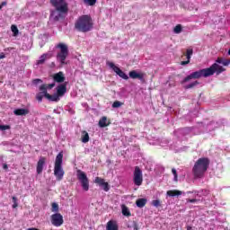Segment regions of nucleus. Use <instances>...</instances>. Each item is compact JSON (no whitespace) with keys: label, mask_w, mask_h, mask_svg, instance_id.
I'll return each mask as SVG.
<instances>
[{"label":"nucleus","mask_w":230,"mask_h":230,"mask_svg":"<svg viewBox=\"0 0 230 230\" xmlns=\"http://www.w3.org/2000/svg\"><path fill=\"white\" fill-rule=\"evenodd\" d=\"M75 28L77 31L87 33L93 30V19L89 15H82L75 22Z\"/></svg>","instance_id":"20e7f679"},{"label":"nucleus","mask_w":230,"mask_h":230,"mask_svg":"<svg viewBox=\"0 0 230 230\" xmlns=\"http://www.w3.org/2000/svg\"><path fill=\"white\" fill-rule=\"evenodd\" d=\"M81 140L82 143H89V133H87V131H82Z\"/></svg>","instance_id":"b1692460"},{"label":"nucleus","mask_w":230,"mask_h":230,"mask_svg":"<svg viewBox=\"0 0 230 230\" xmlns=\"http://www.w3.org/2000/svg\"><path fill=\"white\" fill-rule=\"evenodd\" d=\"M106 230H119L118 224L115 221H109L106 226Z\"/></svg>","instance_id":"412c9836"},{"label":"nucleus","mask_w":230,"mask_h":230,"mask_svg":"<svg viewBox=\"0 0 230 230\" xmlns=\"http://www.w3.org/2000/svg\"><path fill=\"white\" fill-rule=\"evenodd\" d=\"M98 0H83L86 6H94Z\"/></svg>","instance_id":"cd10ccee"},{"label":"nucleus","mask_w":230,"mask_h":230,"mask_svg":"<svg viewBox=\"0 0 230 230\" xmlns=\"http://www.w3.org/2000/svg\"><path fill=\"white\" fill-rule=\"evenodd\" d=\"M133 229H134V230H139V226H137V223L134 222V224H133Z\"/></svg>","instance_id":"ea45409f"},{"label":"nucleus","mask_w":230,"mask_h":230,"mask_svg":"<svg viewBox=\"0 0 230 230\" xmlns=\"http://www.w3.org/2000/svg\"><path fill=\"white\" fill-rule=\"evenodd\" d=\"M187 202H190V204H193V203L197 202V199H188Z\"/></svg>","instance_id":"a19ab883"},{"label":"nucleus","mask_w":230,"mask_h":230,"mask_svg":"<svg viewBox=\"0 0 230 230\" xmlns=\"http://www.w3.org/2000/svg\"><path fill=\"white\" fill-rule=\"evenodd\" d=\"M55 87V83L49 84H41L40 86V91H42L44 94L48 93V89H53Z\"/></svg>","instance_id":"aec40b11"},{"label":"nucleus","mask_w":230,"mask_h":230,"mask_svg":"<svg viewBox=\"0 0 230 230\" xmlns=\"http://www.w3.org/2000/svg\"><path fill=\"white\" fill-rule=\"evenodd\" d=\"M187 230H191V226H187Z\"/></svg>","instance_id":"09e8293b"},{"label":"nucleus","mask_w":230,"mask_h":230,"mask_svg":"<svg viewBox=\"0 0 230 230\" xmlns=\"http://www.w3.org/2000/svg\"><path fill=\"white\" fill-rule=\"evenodd\" d=\"M216 62H217V64H223V63H224V58H217V59L216 60Z\"/></svg>","instance_id":"58836bf2"},{"label":"nucleus","mask_w":230,"mask_h":230,"mask_svg":"<svg viewBox=\"0 0 230 230\" xmlns=\"http://www.w3.org/2000/svg\"><path fill=\"white\" fill-rule=\"evenodd\" d=\"M63 160H64V153L60 152L56 156V160L54 164V175L57 178V181H62L66 173V172H64V168H62Z\"/></svg>","instance_id":"39448f33"},{"label":"nucleus","mask_w":230,"mask_h":230,"mask_svg":"<svg viewBox=\"0 0 230 230\" xmlns=\"http://www.w3.org/2000/svg\"><path fill=\"white\" fill-rule=\"evenodd\" d=\"M121 105H123V102H119V101H115L111 107L112 109H119V107H121Z\"/></svg>","instance_id":"7c9ffc66"},{"label":"nucleus","mask_w":230,"mask_h":230,"mask_svg":"<svg viewBox=\"0 0 230 230\" xmlns=\"http://www.w3.org/2000/svg\"><path fill=\"white\" fill-rule=\"evenodd\" d=\"M191 55H193V49H188L185 54V56L187 57V60L181 61V66H187V64H190V60H191Z\"/></svg>","instance_id":"dca6fc26"},{"label":"nucleus","mask_w":230,"mask_h":230,"mask_svg":"<svg viewBox=\"0 0 230 230\" xmlns=\"http://www.w3.org/2000/svg\"><path fill=\"white\" fill-rule=\"evenodd\" d=\"M129 78H132L133 80H144L145 74L137 73V71L132 70L129 72Z\"/></svg>","instance_id":"ddd939ff"},{"label":"nucleus","mask_w":230,"mask_h":230,"mask_svg":"<svg viewBox=\"0 0 230 230\" xmlns=\"http://www.w3.org/2000/svg\"><path fill=\"white\" fill-rule=\"evenodd\" d=\"M27 230H39V228L31 227V228H28Z\"/></svg>","instance_id":"de8ad7c7"},{"label":"nucleus","mask_w":230,"mask_h":230,"mask_svg":"<svg viewBox=\"0 0 230 230\" xmlns=\"http://www.w3.org/2000/svg\"><path fill=\"white\" fill-rule=\"evenodd\" d=\"M51 208H51L52 213H58L59 208H58V203L53 202L51 204Z\"/></svg>","instance_id":"c85d7f7f"},{"label":"nucleus","mask_w":230,"mask_h":230,"mask_svg":"<svg viewBox=\"0 0 230 230\" xmlns=\"http://www.w3.org/2000/svg\"><path fill=\"white\" fill-rule=\"evenodd\" d=\"M17 206H18L17 202H14L13 205V208H17Z\"/></svg>","instance_id":"a18cd8bd"},{"label":"nucleus","mask_w":230,"mask_h":230,"mask_svg":"<svg viewBox=\"0 0 230 230\" xmlns=\"http://www.w3.org/2000/svg\"><path fill=\"white\" fill-rule=\"evenodd\" d=\"M51 57H53V55L49 53H44L40 57V59L37 61V66H42V64H44L46 60L51 58Z\"/></svg>","instance_id":"2eb2a0df"},{"label":"nucleus","mask_w":230,"mask_h":230,"mask_svg":"<svg viewBox=\"0 0 230 230\" xmlns=\"http://www.w3.org/2000/svg\"><path fill=\"white\" fill-rule=\"evenodd\" d=\"M56 91H57L56 94L59 98H62V96H64V94L67 93V82L58 84L56 88Z\"/></svg>","instance_id":"9b49d317"},{"label":"nucleus","mask_w":230,"mask_h":230,"mask_svg":"<svg viewBox=\"0 0 230 230\" xmlns=\"http://www.w3.org/2000/svg\"><path fill=\"white\" fill-rule=\"evenodd\" d=\"M167 195L168 197H179L182 195V191L177 190H167Z\"/></svg>","instance_id":"4be33fe9"},{"label":"nucleus","mask_w":230,"mask_h":230,"mask_svg":"<svg viewBox=\"0 0 230 230\" xmlns=\"http://www.w3.org/2000/svg\"><path fill=\"white\" fill-rule=\"evenodd\" d=\"M53 80L58 84H64V82L66 81V76H64L63 72H58L53 75Z\"/></svg>","instance_id":"4468645a"},{"label":"nucleus","mask_w":230,"mask_h":230,"mask_svg":"<svg viewBox=\"0 0 230 230\" xmlns=\"http://www.w3.org/2000/svg\"><path fill=\"white\" fill-rule=\"evenodd\" d=\"M136 204L137 208H145V206H146V199H138Z\"/></svg>","instance_id":"393cba45"},{"label":"nucleus","mask_w":230,"mask_h":230,"mask_svg":"<svg viewBox=\"0 0 230 230\" xmlns=\"http://www.w3.org/2000/svg\"><path fill=\"white\" fill-rule=\"evenodd\" d=\"M226 71V68L222 66L214 63L210 67L208 68H203L199 71L193 72L190 75H187L182 81L181 84H186V82H190V80H198L199 78H208V76H213L215 73L217 75H220L221 73H224Z\"/></svg>","instance_id":"f257e3e1"},{"label":"nucleus","mask_w":230,"mask_h":230,"mask_svg":"<svg viewBox=\"0 0 230 230\" xmlns=\"http://www.w3.org/2000/svg\"><path fill=\"white\" fill-rule=\"evenodd\" d=\"M13 203L17 202V198L13 197Z\"/></svg>","instance_id":"49530a36"},{"label":"nucleus","mask_w":230,"mask_h":230,"mask_svg":"<svg viewBox=\"0 0 230 230\" xmlns=\"http://www.w3.org/2000/svg\"><path fill=\"white\" fill-rule=\"evenodd\" d=\"M3 6H6V2H2L0 4V10L3 9Z\"/></svg>","instance_id":"79ce46f5"},{"label":"nucleus","mask_w":230,"mask_h":230,"mask_svg":"<svg viewBox=\"0 0 230 230\" xmlns=\"http://www.w3.org/2000/svg\"><path fill=\"white\" fill-rule=\"evenodd\" d=\"M152 206H154L155 208H160L161 206V201L159 199H154L152 201Z\"/></svg>","instance_id":"72a5a7b5"},{"label":"nucleus","mask_w":230,"mask_h":230,"mask_svg":"<svg viewBox=\"0 0 230 230\" xmlns=\"http://www.w3.org/2000/svg\"><path fill=\"white\" fill-rule=\"evenodd\" d=\"M182 31V25L181 24H177L174 29H173V32L176 34H179Z\"/></svg>","instance_id":"c756f323"},{"label":"nucleus","mask_w":230,"mask_h":230,"mask_svg":"<svg viewBox=\"0 0 230 230\" xmlns=\"http://www.w3.org/2000/svg\"><path fill=\"white\" fill-rule=\"evenodd\" d=\"M121 209H122V215L124 217H132V214L130 213V210L128 209V207H127V205H122Z\"/></svg>","instance_id":"5701e85b"},{"label":"nucleus","mask_w":230,"mask_h":230,"mask_svg":"<svg viewBox=\"0 0 230 230\" xmlns=\"http://www.w3.org/2000/svg\"><path fill=\"white\" fill-rule=\"evenodd\" d=\"M133 182L136 186H141L143 184V171L139 166H136L133 172Z\"/></svg>","instance_id":"6e6552de"},{"label":"nucleus","mask_w":230,"mask_h":230,"mask_svg":"<svg viewBox=\"0 0 230 230\" xmlns=\"http://www.w3.org/2000/svg\"><path fill=\"white\" fill-rule=\"evenodd\" d=\"M200 83L199 81H194L187 85L184 86V89H194V87H197Z\"/></svg>","instance_id":"a878e982"},{"label":"nucleus","mask_w":230,"mask_h":230,"mask_svg":"<svg viewBox=\"0 0 230 230\" xmlns=\"http://www.w3.org/2000/svg\"><path fill=\"white\" fill-rule=\"evenodd\" d=\"M172 173L174 175L175 181H177V170H175V168L172 169Z\"/></svg>","instance_id":"e433bc0d"},{"label":"nucleus","mask_w":230,"mask_h":230,"mask_svg":"<svg viewBox=\"0 0 230 230\" xmlns=\"http://www.w3.org/2000/svg\"><path fill=\"white\" fill-rule=\"evenodd\" d=\"M5 57H6V56L4 55V53H1V54H0V60L3 59V58H5Z\"/></svg>","instance_id":"c03bdc74"},{"label":"nucleus","mask_w":230,"mask_h":230,"mask_svg":"<svg viewBox=\"0 0 230 230\" xmlns=\"http://www.w3.org/2000/svg\"><path fill=\"white\" fill-rule=\"evenodd\" d=\"M95 184H98L99 186H103L105 183V179L101 178V177H96L94 181Z\"/></svg>","instance_id":"bb28decb"},{"label":"nucleus","mask_w":230,"mask_h":230,"mask_svg":"<svg viewBox=\"0 0 230 230\" xmlns=\"http://www.w3.org/2000/svg\"><path fill=\"white\" fill-rule=\"evenodd\" d=\"M44 164H46V157L42 156L38 161L37 168H36V172L39 175L42 173V170H44Z\"/></svg>","instance_id":"f8f14e48"},{"label":"nucleus","mask_w":230,"mask_h":230,"mask_svg":"<svg viewBox=\"0 0 230 230\" xmlns=\"http://www.w3.org/2000/svg\"><path fill=\"white\" fill-rule=\"evenodd\" d=\"M77 179L80 181L84 191H89V178H87V174L82 170H77Z\"/></svg>","instance_id":"0eeeda50"},{"label":"nucleus","mask_w":230,"mask_h":230,"mask_svg":"<svg viewBox=\"0 0 230 230\" xmlns=\"http://www.w3.org/2000/svg\"><path fill=\"white\" fill-rule=\"evenodd\" d=\"M44 97L49 102H60V97L57 93L51 95L49 93H45Z\"/></svg>","instance_id":"f3484780"},{"label":"nucleus","mask_w":230,"mask_h":230,"mask_svg":"<svg viewBox=\"0 0 230 230\" xmlns=\"http://www.w3.org/2000/svg\"><path fill=\"white\" fill-rule=\"evenodd\" d=\"M40 82H42L40 79H34L33 84H39Z\"/></svg>","instance_id":"37998d69"},{"label":"nucleus","mask_w":230,"mask_h":230,"mask_svg":"<svg viewBox=\"0 0 230 230\" xmlns=\"http://www.w3.org/2000/svg\"><path fill=\"white\" fill-rule=\"evenodd\" d=\"M229 64H230V59H225V58H223V65H224V66H229Z\"/></svg>","instance_id":"4c0bfd02"},{"label":"nucleus","mask_w":230,"mask_h":230,"mask_svg":"<svg viewBox=\"0 0 230 230\" xmlns=\"http://www.w3.org/2000/svg\"><path fill=\"white\" fill-rule=\"evenodd\" d=\"M11 30H12V31H13V33L14 35H18V34H19V29L17 28V26L12 25V26H11Z\"/></svg>","instance_id":"f704fd0d"},{"label":"nucleus","mask_w":230,"mask_h":230,"mask_svg":"<svg viewBox=\"0 0 230 230\" xmlns=\"http://www.w3.org/2000/svg\"><path fill=\"white\" fill-rule=\"evenodd\" d=\"M107 66H109V67H111L114 71V73L118 75V76L123 78V80H128V75L125 74V72H123V70H121L119 66H116L114 63L108 61Z\"/></svg>","instance_id":"9d476101"},{"label":"nucleus","mask_w":230,"mask_h":230,"mask_svg":"<svg viewBox=\"0 0 230 230\" xmlns=\"http://www.w3.org/2000/svg\"><path fill=\"white\" fill-rule=\"evenodd\" d=\"M50 4L55 8L50 12V17L55 22L64 19V13L69 12V4L66 0H50Z\"/></svg>","instance_id":"f03ea898"},{"label":"nucleus","mask_w":230,"mask_h":230,"mask_svg":"<svg viewBox=\"0 0 230 230\" xmlns=\"http://www.w3.org/2000/svg\"><path fill=\"white\" fill-rule=\"evenodd\" d=\"M210 163L211 162L208 157H201L198 159L192 168L194 179H202L206 172H208V168H209Z\"/></svg>","instance_id":"7ed1b4c3"},{"label":"nucleus","mask_w":230,"mask_h":230,"mask_svg":"<svg viewBox=\"0 0 230 230\" xmlns=\"http://www.w3.org/2000/svg\"><path fill=\"white\" fill-rule=\"evenodd\" d=\"M13 113L15 114V116H26L27 114H30V110L16 109V110H14Z\"/></svg>","instance_id":"6ab92c4d"},{"label":"nucleus","mask_w":230,"mask_h":230,"mask_svg":"<svg viewBox=\"0 0 230 230\" xmlns=\"http://www.w3.org/2000/svg\"><path fill=\"white\" fill-rule=\"evenodd\" d=\"M109 125H111V120L105 116L99 120V127H101V128H105V127H109Z\"/></svg>","instance_id":"a211bd4d"},{"label":"nucleus","mask_w":230,"mask_h":230,"mask_svg":"<svg viewBox=\"0 0 230 230\" xmlns=\"http://www.w3.org/2000/svg\"><path fill=\"white\" fill-rule=\"evenodd\" d=\"M50 222L55 227H60L64 224V217L60 213H55L50 217Z\"/></svg>","instance_id":"1a4fd4ad"},{"label":"nucleus","mask_w":230,"mask_h":230,"mask_svg":"<svg viewBox=\"0 0 230 230\" xmlns=\"http://www.w3.org/2000/svg\"><path fill=\"white\" fill-rule=\"evenodd\" d=\"M11 127L10 125H0V130L4 131V130H10Z\"/></svg>","instance_id":"c9c22d12"},{"label":"nucleus","mask_w":230,"mask_h":230,"mask_svg":"<svg viewBox=\"0 0 230 230\" xmlns=\"http://www.w3.org/2000/svg\"><path fill=\"white\" fill-rule=\"evenodd\" d=\"M43 98H44V93L42 91H40V93H37L36 100H38V102H42Z\"/></svg>","instance_id":"473e14b6"},{"label":"nucleus","mask_w":230,"mask_h":230,"mask_svg":"<svg viewBox=\"0 0 230 230\" xmlns=\"http://www.w3.org/2000/svg\"><path fill=\"white\" fill-rule=\"evenodd\" d=\"M57 49H59V52L57 54V60L60 62L61 66H66V58L69 56V49L67 48V45L64 43H58L56 46Z\"/></svg>","instance_id":"423d86ee"},{"label":"nucleus","mask_w":230,"mask_h":230,"mask_svg":"<svg viewBox=\"0 0 230 230\" xmlns=\"http://www.w3.org/2000/svg\"><path fill=\"white\" fill-rule=\"evenodd\" d=\"M104 191H109L111 190V186L109 185V182L104 181L102 185L101 186Z\"/></svg>","instance_id":"2f4dec72"}]
</instances>
